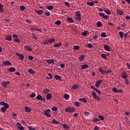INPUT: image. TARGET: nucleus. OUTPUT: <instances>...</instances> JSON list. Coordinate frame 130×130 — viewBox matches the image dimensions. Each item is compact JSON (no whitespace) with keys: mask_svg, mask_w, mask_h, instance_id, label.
Returning a JSON list of instances; mask_svg holds the SVG:
<instances>
[{"mask_svg":"<svg viewBox=\"0 0 130 130\" xmlns=\"http://www.w3.org/2000/svg\"><path fill=\"white\" fill-rule=\"evenodd\" d=\"M99 71L101 72L102 75H103V76H104V75H108L109 73H111V70L104 71L101 67L99 68Z\"/></svg>","mask_w":130,"mask_h":130,"instance_id":"1","label":"nucleus"},{"mask_svg":"<svg viewBox=\"0 0 130 130\" xmlns=\"http://www.w3.org/2000/svg\"><path fill=\"white\" fill-rule=\"evenodd\" d=\"M75 111H76V109L73 107H67L65 109V112H69V113L75 112Z\"/></svg>","mask_w":130,"mask_h":130,"instance_id":"2","label":"nucleus"},{"mask_svg":"<svg viewBox=\"0 0 130 130\" xmlns=\"http://www.w3.org/2000/svg\"><path fill=\"white\" fill-rule=\"evenodd\" d=\"M75 19L77 21H81L82 20V18L81 17V13L79 11H77L75 14Z\"/></svg>","mask_w":130,"mask_h":130,"instance_id":"3","label":"nucleus"},{"mask_svg":"<svg viewBox=\"0 0 130 130\" xmlns=\"http://www.w3.org/2000/svg\"><path fill=\"white\" fill-rule=\"evenodd\" d=\"M50 112H51V110H50V109H47L44 111V114L46 116H47V117H51Z\"/></svg>","mask_w":130,"mask_h":130,"instance_id":"4","label":"nucleus"},{"mask_svg":"<svg viewBox=\"0 0 130 130\" xmlns=\"http://www.w3.org/2000/svg\"><path fill=\"white\" fill-rule=\"evenodd\" d=\"M99 15L105 20H108L109 19V16L105 15V13L103 12H100Z\"/></svg>","mask_w":130,"mask_h":130,"instance_id":"5","label":"nucleus"},{"mask_svg":"<svg viewBox=\"0 0 130 130\" xmlns=\"http://www.w3.org/2000/svg\"><path fill=\"white\" fill-rule=\"evenodd\" d=\"M91 95L93 97L94 99H95V100H96L97 101H100V98L97 96V94H96V92H95V91L92 92L91 93Z\"/></svg>","mask_w":130,"mask_h":130,"instance_id":"6","label":"nucleus"},{"mask_svg":"<svg viewBox=\"0 0 130 130\" xmlns=\"http://www.w3.org/2000/svg\"><path fill=\"white\" fill-rule=\"evenodd\" d=\"M16 125L17 126V128H18V129L20 130H25L24 129V127H23V126H22V124L20 122H17L16 123Z\"/></svg>","mask_w":130,"mask_h":130,"instance_id":"7","label":"nucleus"},{"mask_svg":"<svg viewBox=\"0 0 130 130\" xmlns=\"http://www.w3.org/2000/svg\"><path fill=\"white\" fill-rule=\"evenodd\" d=\"M10 81H4L2 82V86L4 88H7L8 87V85H9Z\"/></svg>","mask_w":130,"mask_h":130,"instance_id":"8","label":"nucleus"},{"mask_svg":"<svg viewBox=\"0 0 130 130\" xmlns=\"http://www.w3.org/2000/svg\"><path fill=\"white\" fill-rule=\"evenodd\" d=\"M102 82H103V80H102L97 81L95 84L96 88H99V87L100 86V84H101Z\"/></svg>","mask_w":130,"mask_h":130,"instance_id":"9","label":"nucleus"},{"mask_svg":"<svg viewBox=\"0 0 130 130\" xmlns=\"http://www.w3.org/2000/svg\"><path fill=\"white\" fill-rule=\"evenodd\" d=\"M24 48L27 51H32V48H31L29 45H25L24 46Z\"/></svg>","mask_w":130,"mask_h":130,"instance_id":"10","label":"nucleus"},{"mask_svg":"<svg viewBox=\"0 0 130 130\" xmlns=\"http://www.w3.org/2000/svg\"><path fill=\"white\" fill-rule=\"evenodd\" d=\"M9 108V105H5L4 107H2L1 108V110L2 112H5L6 110H7V109Z\"/></svg>","mask_w":130,"mask_h":130,"instance_id":"11","label":"nucleus"},{"mask_svg":"<svg viewBox=\"0 0 130 130\" xmlns=\"http://www.w3.org/2000/svg\"><path fill=\"white\" fill-rule=\"evenodd\" d=\"M104 48L106 51H110V48L109 46L107 45H105L104 46Z\"/></svg>","mask_w":130,"mask_h":130,"instance_id":"12","label":"nucleus"},{"mask_svg":"<svg viewBox=\"0 0 130 130\" xmlns=\"http://www.w3.org/2000/svg\"><path fill=\"white\" fill-rule=\"evenodd\" d=\"M9 72L13 73L14 72H16V68L14 67H10L8 69Z\"/></svg>","mask_w":130,"mask_h":130,"instance_id":"13","label":"nucleus"},{"mask_svg":"<svg viewBox=\"0 0 130 130\" xmlns=\"http://www.w3.org/2000/svg\"><path fill=\"white\" fill-rule=\"evenodd\" d=\"M5 39L8 41H12V36L7 35V37L5 38Z\"/></svg>","mask_w":130,"mask_h":130,"instance_id":"14","label":"nucleus"},{"mask_svg":"<svg viewBox=\"0 0 130 130\" xmlns=\"http://www.w3.org/2000/svg\"><path fill=\"white\" fill-rule=\"evenodd\" d=\"M3 64L4 66H11L12 64V63L10 62L9 61H4L3 62Z\"/></svg>","mask_w":130,"mask_h":130,"instance_id":"15","label":"nucleus"},{"mask_svg":"<svg viewBox=\"0 0 130 130\" xmlns=\"http://www.w3.org/2000/svg\"><path fill=\"white\" fill-rule=\"evenodd\" d=\"M52 123H54V124H59L60 122L59 121L56 120L55 118H53L52 120Z\"/></svg>","mask_w":130,"mask_h":130,"instance_id":"16","label":"nucleus"},{"mask_svg":"<svg viewBox=\"0 0 130 130\" xmlns=\"http://www.w3.org/2000/svg\"><path fill=\"white\" fill-rule=\"evenodd\" d=\"M35 12H36V13H37V14H38V15H42V14L43 13V11H42V10H35Z\"/></svg>","mask_w":130,"mask_h":130,"instance_id":"17","label":"nucleus"},{"mask_svg":"<svg viewBox=\"0 0 130 130\" xmlns=\"http://www.w3.org/2000/svg\"><path fill=\"white\" fill-rule=\"evenodd\" d=\"M24 109L26 112H30L32 110L29 107H25Z\"/></svg>","mask_w":130,"mask_h":130,"instance_id":"18","label":"nucleus"},{"mask_svg":"<svg viewBox=\"0 0 130 130\" xmlns=\"http://www.w3.org/2000/svg\"><path fill=\"white\" fill-rule=\"evenodd\" d=\"M46 98L48 100H50L52 98V94L49 93L46 95Z\"/></svg>","mask_w":130,"mask_h":130,"instance_id":"19","label":"nucleus"},{"mask_svg":"<svg viewBox=\"0 0 130 130\" xmlns=\"http://www.w3.org/2000/svg\"><path fill=\"white\" fill-rule=\"evenodd\" d=\"M88 68H89V66L86 64H83L81 66L82 70H85V69H88Z\"/></svg>","mask_w":130,"mask_h":130,"instance_id":"20","label":"nucleus"},{"mask_svg":"<svg viewBox=\"0 0 130 130\" xmlns=\"http://www.w3.org/2000/svg\"><path fill=\"white\" fill-rule=\"evenodd\" d=\"M79 101H81V102H83V103H87V100L85 98H80L79 99Z\"/></svg>","mask_w":130,"mask_h":130,"instance_id":"21","label":"nucleus"},{"mask_svg":"<svg viewBox=\"0 0 130 130\" xmlns=\"http://www.w3.org/2000/svg\"><path fill=\"white\" fill-rule=\"evenodd\" d=\"M62 44L61 43H59L57 44H54V47L56 48V47H59V46H61V45Z\"/></svg>","mask_w":130,"mask_h":130,"instance_id":"22","label":"nucleus"},{"mask_svg":"<svg viewBox=\"0 0 130 130\" xmlns=\"http://www.w3.org/2000/svg\"><path fill=\"white\" fill-rule=\"evenodd\" d=\"M47 62L48 63H50V64H51V63H54V60H53V59H47Z\"/></svg>","mask_w":130,"mask_h":130,"instance_id":"23","label":"nucleus"},{"mask_svg":"<svg viewBox=\"0 0 130 130\" xmlns=\"http://www.w3.org/2000/svg\"><path fill=\"white\" fill-rule=\"evenodd\" d=\"M75 105H76V106H77V107H80V106L82 105V104L79 102H75Z\"/></svg>","mask_w":130,"mask_h":130,"instance_id":"24","label":"nucleus"},{"mask_svg":"<svg viewBox=\"0 0 130 130\" xmlns=\"http://www.w3.org/2000/svg\"><path fill=\"white\" fill-rule=\"evenodd\" d=\"M28 73H29V74H31V75H33V74H34L35 73V72L32 69H29L28 70Z\"/></svg>","mask_w":130,"mask_h":130,"instance_id":"25","label":"nucleus"},{"mask_svg":"<svg viewBox=\"0 0 130 130\" xmlns=\"http://www.w3.org/2000/svg\"><path fill=\"white\" fill-rule=\"evenodd\" d=\"M104 12L107 14V15H110L111 14V12H110V11H109V10H104Z\"/></svg>","mask_w":130,"mask_h":130,"instance_id":"26","label":"nucleus"},{"mask_svg":"<svg viewBox=\"0 0 130 130\" xmlns=\"http://www.w3.org/2000/svg\"><path fill=\"white\" fill-rule=\"evenodd\" d=\"M64 99H66V100H69V99H70V95L68 94H65L64 95Z\"/></svg>","mask_w":130,"mask_h":130,"instance_id":"27","label":"nucleus"},{"mask_svg":"<svg viewBox=\"0 0 130 130\" xmlns=\"http://www.w3.org/2000/svg\"><path fill=\"white\" fill-rule=\"evenodd\" d=\"M96 26L97 27H98L99 28H100V27H101V26H102V23H101V21H98L96 22Z\"/></svg>","mask_w":130,"mask_h":130,"instance_id":"28","label":"nucleus"},{"mask_svg":"<svg viewBox=\"0 0 130 130\" xmlns=\"http://www.w3.org/2000/svg\"><path fill=\"white\" fill-rule=\"evenodd\" d=\"M54 78L56 79V80H61V77L58 76V75H55L54 76Z\"/></svg>","mask_w":130,"mask_h":130,"instance_id":"29","label":"nucleus"},{"mask_svg":"<svg viewBox=\"0 0 130 130\" xmlns=\"http://www.w3.org/2000/svg\"><path fill=\"white\" fill-rule=\"evenodd\" d=\"M24 57H25V56H24V55L23 54H20V56H19V59H20V60H23L24 59Z\"/></svg>","mask_w":130,"mask_h":130,"instance_id":"30","label":"nucleus"},{"mask_svg":"<svg viewBox=\"0 0 130 130\" xmlns=\"http://www.w3.org/2000/svg\"><path fill=\"white\" fill-rule=\"evenodd\" d=\"M84 57H85V55H81L80 57H79V59L80 61H83L84 60Z\"/></svg>","mask_w":130,"mask_h":130,"instance_id":"31","label":"nucleus"},{"mask_svg":"<svg viewBox=\"0 0 130 130\" xmlns=\"http://www.w3.org/2000/svg\"><path fill=\"white\" fill-rule=\"evenodd\" d=\"M0 12L3 13L4 12V5L0 4Z\"/></svg>","mask_w":130,"mask_h":130,"instance_id":"32","label":"nucleus"},{"mask_svg":"<svg viewBox=\"0 0 130 130\" xmlns=\"http://www.w3.org/2000/svg\"><path fill=\"white\" fill-rule=\"evenodd\" d=\"M87 5L89 6V7H93L94 6V2H87Z\"/></svg>","mask_w":130,"mask_h":130,"instance_id":"33","label":"nucleus"},{"mask_svg":"<svg viewBox=\"0 0 130 130\" xmlns=\"http://www.w3.org/2000/svg\"><path fill=\"white\" fill-rule=\"evenodd\" d=\"M49 40V43H53V42H54L55 41V39L54 38H51L48 40Z\"/></svg>","mask_w":130,"mask_h":130,"instance_id":"34","label":"nucleus"},{"mask_svg":"<svg viewBox=\"0 0 130 130\" xmlns=\"http://www.w3.org/2000/svg\"><path fill=\"white\" fill-rule=\"evenodd\" d=\"M72 88H73L74 90H76V89H78V88H79V85H78V84L74 85L72 86Z\"/></svg>","mask_w":130,"mask_h":130,"instance_id":"35","label":"nucleus"},{"mask_svg":"<svg viewBox=\"0 0 130 130\" xmlns=\"http://www.w3.org/2000/svg\"><path fill=\"white\" fill-rule=\"evenodd\" d=\"M117 14H118L119 15H123V12L122 11H120L119 10H117Z\"/></svg>","mask_w":130,"mask_h":130,"instance_id":"36","label":"nucleus"},{"mask_svg":"<svg viewBox=\"0 0 130 130\" xmlns=\"http://www.w3.org/2000/svg\"><path fill=\"white\" fill-rule=\"evenodd\" d=\"M124 74H122L121 76L122 77L123 79H126L127 78V75L125 74V72H124Z\"/></svg>","mask_w":130,"mask_h":130,"instance_id":"37","label":"nucleus"},{"mask_svg":"<svg viewBox=\"0 0 130 130\" xmlns=\"http://www.w3.org/2000/svg\"><path fill=\"white\" fill-rule=\"evenodd\" d=\"M41 99H42V96L41 94H38L37 96V100L41 101Z\"/></svg>","mask_w":130,"mask_h":130,"instance_id":"38","label":"nucleus"},{"mask_svg":"<svg viewBox=\"0 0 130 130\" xmlns=\"http://www.w3.org/2000/svg\"><path fill=\"white\" fill-rule=\"evenodd\" d=\"M74 50H79V49H80V47L78 45H75L74 46Z\"/></svg>","mask_w":130,"mask_h":130,"instance_id":"39","label":"nucleus"},{"mask_svg":"<svg viewBox=\"0 0 130 130\" xmlns=\"http://www.w3.org/2000/svg\"><path fill=\"white\" fill-rule=\"evenodd\" d=\"M99 118L101 120H104V119H105V118H104V116L101 115H99Z\"/></svg>","mask_w":130,"mask_h":130,"instance_id":"40","label":"nucleus"},{"mask_svg":"<svg viewBox=\"0 0 130 130\" xmlns=\"http://www.w3.org/2000/svg\"><path fill=\"white\" fill-rule=\"evenodd\" d=\"M55 24L56 25H57L58 26H59V25H60V24H61V21H60V20H57V21H56L55 22Z\"/></svg>","mask_w":130,"mask_h":130,"instance_id":"41","label":"nucleus"},{"mask_svg":"<svg viewBox=\"0 0 130 130\" xmlns=\"http://www.w3.org/2000/svg\"><path fill=\"white\" fill-rule=\"evenodd\" d=\"M0 104L2 106L4 105V106H5V105H9L8 103H5V102H1Z\"/></svg>","mask_w":130,"mask_h":130,"instance_id":"42","label":"nucleus"},{"mask_svg":"<svg viewBox=\"0 0 130 130\" xmlns=\"http://www.w3.org/2000/svg\"><path fill=\"white\" fill-rule=\"evenodd\" d=\"M63 127L64 128H66V129H68V128H70V127H69V126H68V125H67L66 124H63Z\"/></svg>","mask_w":130,"mask_h":130,"instance_id":"43","label":"nucleus"},{"mask_svg":"<svg viewBox=\"0 0 130 130\" xmlns=\"http://www.w3.org/2000/svg\"><path fill=\"white\" fill-rule=\"evenodd\" d=\"M42 43L43 44H45V45L46 44H48V43H49V40H45L44 42H42Z\"/></svg>","mask_w":130,"mask_h":130,"instance_id":"44","label":"nucleus"},{"mask_svg":"<svg viewBox=\"0 0 130 130\" xmlns=\"http://www.w3.org/2000/svg\"><path fill=\"white\" fill-rule=\"evenodd\" d=\"M119 35H120V37L121 38V39H122V38H123V32L120 31Z\"/></svg>","mask_w":130,"mask_h":130,"instance_id":"45","label":"nucleus"},{"mask_svg":"<svg viewBox=\"0 0 130 130\" xmlns=\"http://www.w3.org/2000/svg\"><path fill=\"white\" fill-rule=\"evenodd\" d=\"M36 94H35V93H32L31 94L29 95V97L30 98H34L35 97H36Z\"/></svg>","mask_w":130,"mask_h":130,"instance_id":"46","label":"nucleus"},{"mask_svg":"<svg viewBox=\"0 0 130 130\" xmlns=\"http://www.w3.org/2000/svg\"><path fill=\"white\" fill-rule=\"evenodd\" d=\"M101 56L103 58H105V59H107V57H106V55L105 54H102Z\"/></svg>","mask_w":130,"mask_h":130,"instance_id":"47","label":"nucleus"},{"mask_svg":"<svg viewBox=\"0 0 130 130\" xmlns=\"http://www.w3.org/2000/svg\"><path fill=\"white\" fill-rule=\"evenodd\" d=\"M49 89L46 88V89H45L44 90V94H47V93H49Z\"/></svg>","mask_w":130,"mask_h":130,"instance_id":"48","label":"nucleus"},{"mask_svg":"<svg viewBox=\"0 0 130 130\" xmlns=\"http://www.w3.org/2000/svg\"><path fill=\"white\" fill-rule=\"evenodd\" d=\"M47 10H53V6H48L47 8Z\"/></svg>","mask_w":130,"mask_h":130,"instance_id":"49","label":"nucleus"},{"mask_svg":"<svg viewBox=\"0 0 130 130\" xmlns=\"http://www.w3.org/2000/svg\"><path fill=\"white\" fill-rule=\"evenodd\" d=\"M94 91H95V92H96V93H98V94H101V91L97 88H95Z\"/></svg>","mask_w":130,"mask_h":130,"instance_id":"50","label":"nucleus"},{"mask_svg":"<svg viewBox=\"0 0 130 130\" xmlns=\"http://www.w3.org/2000/svg\"><path fill=\"white\" fill-rule=\"evenodd\" d=\"M101 37L105 38V37H106V34L105 32L102 33Z\"/></svg>","mask_w":130,"mask_h":130,"instance_id":"51","label":"nucleus"},{"mask_svg":"<svg viewBox=\"0 0 130 130\" xmlns=\"http://www.w3.org/2000/svg\"><path fill=\"white\" fill-rule=\"evenodd\" d=\"M86 46H87V47H89V48H92V47H93V45H92V44L91 43H89L86 45Z\"/></svg>","mask_w":130,"mask_h":130,"instance_id":"52","label":"nucleus"},{"mask_svg":"<svg viewBox=\"0 0 130 130\" xmlns=\"http://www.w3.org/2000/svg\"><path fill=\"white\" fill-rule=\"evenodd\" d=\"M20 11H24L25 10V7L23 6H21L20 7Z\"/></svg>","mask_w":130,"mask_h":130,"instance_id":"53","label":"nucleus"},{"mask_svg":"<svg viewBox=\"0 0 130 130\" xmlns=\"http://www.w3.org/2000/svg\"><path fill=\"white\" fill-rule=\"evenodd\" d=\"M25 22H26V23H28V24L32 23V21H31L30 19H26Z\"/></svg>","mask_w":130,"mask_h":130,"instance_id":"54","label":"nucleus"},{"mask_svg":"<svg viewBox=\"0 0 130 130\" xmlns=\"http://www.w3.org/2000/svg\"><path fill=\"white\" fill-rule=\"evenodd\" d=\"M100 119L98 118H94L93 119V122H95V121H99Z\"/></svg>","mask_w":130,"mask_h":130,"instance_id":"55","label":"nucleus"},{"mask_svg":"<svg viewBox=\"0 0 130 130\" xmlns=\"http://www.w3.org/2000/svg\"><path fill=\"white\" fill-rule=\"evenodd\" d=\"M112 90L113 91V92H114L115 93H117V88L114 87L112 88Z\"/></svg>","mask_w":130,"mask_h":130,"instance_id":"56","label":"nucleus"},{"mask_svg":"<svg viewBox=\"0 0 130 130\" xmlns=\"http://www.w3.org/2000/svg\"><path fill=\"white\" fill-rule=\"evenodd\" d=\"M84 114H85L86 116H88V115L90 114V113L89 112L85 111L84 112Z\"/></svg>","mask_w":130,"mask_h":130,"instance_id":"57","label":"nucleus"},{"mask_svg":"<svg viewBox=\"0 0 130 130\" xmlns=\"http://www.w3.org/2000/svg\"><path fill=\"white\" fill-rule=\"evenodd\" d=\"M51 109L53 111H56V110H57V108L56 107H54L52 108Z\"/></svg>","mask_w":130,"mask_h":130,"instance_id":"58","label":"nucleus"},{"mask_svg":"<svg viewBox=\"0 0 130 130\" xmlns=\"http://www.w3.org/2000/svg\"><path fill=\"white\" fill-rule=\"evenodd\" d=\"M87 34H88V31H85L83 32H82V35H83V36H86Z\"/></svg>","mask_w":130,"mask_h":130,"instance_id":"59","label":"nucleus"},{"mask_svg":"<svg viewBox=\"0 0 130 130\" xmlns=\"http://www.w3.org/2000/svg\"><path fill=\"white\" fill-rule=\"evenodd\" d=\"M32 38H34V39H37V37H36V36H35V34H34V33L32 34Z\"/></svg>","mask_w":130,"mask_h":130,"instance_id":"60","label":"nucleus"},{"mask_svg":"<svg viewBox=\"0 0 130 130\" xmlns=\"http://www.w3.org/2000/svg\"><path fill=\"white\" fill-rule=\"evenodd\" d=\"M125 85H127V84H128V83H129V81L128 80V79H125Z\"/></svg>","mask_w":130,"mask_h":130,"instance_id":"61","label":"nucleus"},{"mask_svg":"<svg viewBox=\"0 0 130 130\" xmlns=\"http://www.w3.org/2000/svg\"><path fill=\"white\" fill-rule=\"evenodd\" d=\"M13 38L14 39H17V38H18V35H13Z\"/></svg>","mask_w":130,"mask_h":130,"instance_id":"62","label":"nucleus"},{"mask_svg":"<svg viewBox=\"0 0 130 130\" xmlns=\"http://www.w3.org/2000/svg\"><path fill=\"white\" fill-rule=\"evenodd\" d=\"M68 21H69V22H73V18L69 17L68 18Z\"/></svg>","mask_w":130,"mask_h":130,"instance_id":"63","label":"nucleus"},{"mask_svg":"<svg viewBox=\"0 0 130 130\" xmlns=\"http://www.w3.org/2000/svg\"><path fill=\"white\" fill-rule=\"evenodd\" d=\"M28 129H29V130H36L35 128H33V127H31V126H28Z\"/></svg>","mask_w":130,"mask_h":130,"instance_id":"64","label":"nucleus"}]
</instances>
